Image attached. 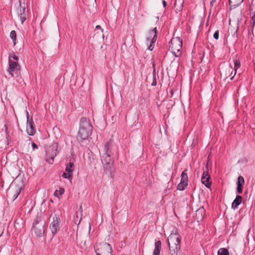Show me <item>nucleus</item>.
Listing matches in <instances>:
<instances>
[{
  "label": "nucleus",
  "instance_id": "obj_1",
  "mask_svg": "<svg viewBox=\"0 0 255 255\" xmlns=\"http://www.w3.org/2000/svg\"><path fill=\"white\" fill-rule=\"evenodd\" d=\"M112 144L111 142L106 143L102 150L101 161L105 170L112 173L114 164V159L112 158Z\"/></svg>",
  "mask_w": 255,
  "mask_h": 255
},
{
  "label": "nucleus",
  "instance_id": "obj_2",
  "mask_svg": "<svg viewBox=\"0 0 255 255\" xmlns=\"http://www.w3.org/2000/svg\"><path fill=\"white\" fill-rule=\"evenodd\" d=\"M169 255H182L181 249V237L175 229L170 234L167 239Z\"/></svg>",
  "mask_w": 255,
  "mask_h": 255
},
{
  "label": "nucleus",
  "instance_id": "obj_3",
  "mask_svg": "<svg viewBox=\"0 0 255 255\" xmlns=\"http://www.w3.org/2000/svg\"><path fill=\"white\" fill-rule=\"evenodd\" d=\"M93 127L89 120L86 118L80 120V127L78 131V138L81 141L88 139L92 133Z\"/></svg>",
  "mask_w": 255,
  "mask_h": 255
},
{
  "label": "nucleus",
  "instance_id": "obj_4",
  "mask_svg": "<svg viewBox=\"0 0 255 255\" xmlns=\"http://www.w3.org/2000/svg\"><path fill=\"white\" fill-rule=\"evenodd\" d=\"M182 48V40L179 37H173L169 42V49L171 52L176 57L181 54V50Z\"/></svg>",
  "mask_w": 255,
  "mask_h": 255
},
{
  "label": "nucleus",
  "instance_id": "obj_5",
  "mask_svg": "<svg viewBox=\"0 0 255 255\" xmlns=\"http://www.w3.org/2000/svg\"><path fill=\"white\" fill-rule=\"evenodd\" d=\"M94 248L97 255H113L112 248L108 243L97 244Z\"/></svg>",
  "mask_w": 255,
  "mask_h": 255
},
{
  "label": "nucleus",
  "instance_id": "obj_6",
  "mask_svg": "<svg viewBox=\"0 0 255 255\" xmlns=\"http://www.w3.org/2000/svg\"><path fill=\"white\" fill-rule=\"evenodd\" d=\"M59 152L58 143L54 142L46 149V161L49 164H52L54 157Z\"/></svg>",
  "mask_w": 255,
  "mask_h": 255
},
{
  "label": "nucleus",
  "instance_id": "obj_7",
  "mask_svg": "<svg viewBox=\"0 0 255 255\" xmlns=\"http://www.w3.org/2000/svg\"><path fill=\"white\" fill-rule=\"evenodd\" d=\"M9 67L7 70V72L11 77H17L19 76L20 70V66L17 62L13 61L12 59H8Z\"/></svg>",
  "mask_w": 255,
  "mask_h": 255
},
{
  "label": "nucleus",
  "instance_id": "obj_8",
  "mask_svg": "<svg viewBox=\"0 0 255 255\" xmlns=\"http://www.w3.org/2000/svg\"><path fill=\"white\" fill-rule=\"evenodd\" d=\"M157 38V29L155 27L153 29L149 30L148 32V35L146 36V41L150 42V45L147 49L150 51L152 50L154 43L156 40Z\"/></svg>",
  "mask_w": 255,
  "mask_h": 255
},
{
  "label": "nucleus",
  "instance_id": "obj_9",
  "mask_svg": "<svg viewBox=\"0 0 255 255\" xmlns=\"http://www.w3.org/2000/svg\"><path fill=\"white\" fill-rule=\"evenodd\" d=\"M60 222V220L59 218L55 215L53 217V221L51 222L50 229L51 230V233L53 236L55 235L57 232L60 229L59 223Z\"/></svg>",
  "mask_w": 255,
  "mask_h": 255
},
{
  "label": "nucleus",
  "instance_id": "obj_10",
  "mask_svg": "<svg viewBox=\"0 0 255 255\" xmlns=\"http://www.w3.org/2000/svg\"><path fill=\"white\" fill-rule=\"evenodd\" d=\"M207 170L204 171L203 173L201 180L202 183L205 185L207 188H210L211 185V181H210L211 177L208 171V167H206Z\"/></svg>",
  "mask_w": 255,
  "mask_h": 255
},
{
  "label": "nucleus",
  "instance_id": "obj_11",
  "mask_svg": "<svg viewBox=\"0 0 255 255\" xmlns=\"http://www.w3.org/2000/svg\"><path fill=\"white\" fill-rule=\"evenodd\" d=\"M27 133L29 135H33L35 132L34 127V123L32 120H29L28 113L27 112Z\"/></svg>",
  "mask_w": 255,
  "mask_h": 255
},
{
  "label": "nucleus",
  "instance_id": "obj_12",
  "mask_svg": "<svg viewBox=\"0 0 255 255\" xmlns=\"http://www.w3.org/2000/svg\"><path fill=\"white\" fill-rule=\"evenodd\" d=\"M32 229L37 237H42L44 235V225L41 224L35 228L32 227Z\"/></svg>",
  "mask_w": 255,
  "mask_h": 255
},
{
  "label": "nucleus",
  "instance_id": "obj_13",
  "mask_svg": "<svg viewBox=\"0 0 255 255\" xmlns=\"http://www.w3.org/2000/svg\"><path fill=\"white\" fill-rule=\"evenodd\" d=\"M242 202V197L241 196L237 195L236 198L233 201L232 203V208L233 209H236L238 208L239 205Z\"/></svg>",
  "mask_w": 255,
  "mask_h": 255
},
{
  "label": "nucleus",
  "instance_id": "obj_14",
  "mask_svg": "<svg viewBox=\"0 0 255 255\" xmlns=\"http://www.w3.org/2000/svg\"><path fill=\"white\" fill-rule=\"evenodd\" d=\"M205 214V210L204 208H200L196 211V217L198 221H201L203 219Z\"/></svg>",
  "mask_w": 255,
  "mask_h": 255
},
{
  "label": "nucleus",
  "instance_id": "obj_15",
  "mask_svg": "<svg viewBox=\"0 0 255 255\" xmlns=\"http://www.w3.org/2000/svg\"><path fill=\"white\" fill-rule=\"evenodd\" d=\"M184 0H175L174 8L176 12L181 11L183 7Z\"/></svg>",
  "mask_w": 255,
  "mask_h": 255
},
{
  "label": "nucleus",
  "instance_id": "obj_16",
  "mask_svg": "<svg viewBox=\"0 0 255 255\" xmlns=\"http://www.w3.org/2000/svg\"><path fill=\"white\" fill-rule=\"evenodd\" d=\"M155 248L153 253V255H159L161 248V242L158 241L155 243Z\"/></svg>",
  "mask_w": 255,
  "mask_h": 255
},
{
  "label": "nucleus",
  "instance_id": "obj_17",
  "mask_svg": "<svg viewBox=\"0 0 255 255\" xmlns=\"http://www.w3.org/2000/svg\"><path fill=\"white\" fill-rule=\"evenodd\" d=\"M244 0H229V5L232 8H235L240 5Z\"/></svg>",
  "mask_w": 255,
  "mask_h": 255
},
{
  "label": "nucleus",
  "instance_id": "obj_18",
  "mask_svg": "<svg viewBox=\"0 0 255 255\" xmlns=\"http://www.w3.org/2000/svg\"><path fill=\"white\" fill-rule=\"evenodd\" d=\"M74 169V163L72 162H69L66 166L65 171L69 174H72V171Z\"/></svg>",
  "mask_w": 255,
  "mask_h": 255
},
{
  "label": "nucleus",
  "instance_id": "obj_19",
  "mask_svg": "<svg viewBox=\"0 0 255 255\" xmlns=\"http://www.w3.org/2000/svg\"><path fill=\"white\" fill-rule=\"evenodd\" d=\"M188 176L186 173H185V171H184L182 174H181V181L182 183H185L186 184H188Z\"/></svg>",
  "mask_w": 255,
  "mask_h": 255
},
{
  "label": "nucleus",
  "instance_id": "obj_20",
  "mask_svg": "<svg viewBox=\"0 0 255 255\" xmlns=\"http://www.w3.org/2000/svg\"><path fill=\"white\" fill-rule=\"evenodd\" d=\"M218 255H229V253L227 249L220 248L218 251Z\"/></svg>",
  "mask_w": 255,
  "mask_h": 255
},
{
  "label": "nucleus",
  "instance_id": "obj_21",
  "mask_svg": "<svg viewBox=\"0 0 255 255\" xmlns=\"http://www.w3.org/2000/svg\"><path fill=\"white\" fill-rule=\"evenodd\" d=\"M240 67V62L239 61V60H234V70H235V74L234 75L236 74V71H237V70ZM235 75H234L233 76H232L230 79L231 80H232L234 78Z\"/></svg>",
  "mask_w": 255,
  "mask_h": 255
},
{
  "label": "nucleus",
  "instance_id": "obj_22",
  "mask_svg": "<svg viewBox=\"0 0 255 255\" xmlns=\"http://www.w3.org/2000/svg\"><path fill=\"white\" fill-rule=\"evenodd\" d=\"M188 184H186L185 183H182L180 182V183L178 184L177 186V189L180 191L184 190L185 187L187 186Z\"/></svg>",
  "mask_w": 255,
  "mask_h": 255
},
{
  "label": "nucleus",
  "instance_id": "obj_23",
  "mask_svg": "<svg viewBox=\"0 0 255 255\" xmlns=\"http://www.w3.org/2000/svg\"><path fill=\"white\" fill-rule=\"evenodd\" d=\"M64 193V189L63 188H60L59 190H56L54 192V195L56 197H59V195H62Z\"/></svg>",
  "mask_w": 255,
  "mask_h": 255
},
{
  "label": "nucleus",
  "instance_id": "obj_24",
  "mask_svg": "<svg viewBox=\"0 0 255 255\" xmlns=\"http://www.w3.org/2000/svg\"><path fill=\"white\" fill-rule=\"evenodd\" d=\"M10 37L11 38V39L12 40V41L13 42V43H14V45H15V44L16 37V32L14 30H12L10 32Z\"/></svg>",
  "mask_w": 255,
  "mask_h": 255
},
{
  "label": "nucleus",
  "instance_id": "obj_25",
  "mask_svg": "<svg viewBox=\"0 0 255 255\" xmlns=\"http://www.w3.org/2000/svg\"><path fill=\"white\" fill-rule=\"evenodd\" d=\"M245 184V180L243 177L240 176L238 178V181L237 182V185H240L244 186Z\"/></svg>",
  "mask_w": 255,
  "mask_h": 255
},
{
  "label": "nucleus",
  "instance_id": "obj_26",
  "mask_svg": "<svg viewBox=\"0 0 255 255\" xmlns=\"http://www.w3.org/2000/svg\"><path fill=\"white\" fill-rule=\"evenodd\" d=\"M62 177L64 178H67L69 180H71L72 178V174H69L68 173V174H67V173L64 172V173H63V174L62 175Z\"/></svg>",
  "mask_w": 255,
  "mask_h": 255
},
{
  "label": "nucleus",
  "instance_id": "obj_27",
  "mask_svg": "<svg viewBox=\"0 0 255 255\" xmlns=\"http://www.w3.org/2000/svg\"><path fill=\"white\" fill-rule=\"evenodd\" d=\"M12 59L14 60L16 62H17V61L19 59L18 57L14 53H12L9 55L8 59Z\"/></svg>",
  "mask_w": 255,
  "mask_h": 255
},
{
  "label": "nucleus",
  "instance_id": "obj_28",
  "mask_svg": "<svg viewBox=\"0 0 255 255\" xmlns=\"http://www.w3.org/2000/svg\"><path fill=\"white\" fill-rule=\"evenodd\" d=\"M40 221V219L39 217H36L35 219L34 223L33 224V227L34 228H35L36 227L38 226L39 223Z\"/></svg>",
  "mask_w": 255,
  "mask_h": 255
},
{
  "label": "nucleus",
  "instance_id": "obj_29",
  "mask_svg": "<svg viewBox=\"0 0 255 255\" xmlns=\"http://www.w3.org/2000/svg\"><path fill=\"white\" fill-rule=\"evenodd\" d=\"M153 81L151 83V86H154L156 85V75H155V72L154 70L153 71Z\"/></svg>",
  "mask_w": 255,
  "mask_h": 255
},
{
  "label": "nucleus",
  "instance_id": "obj_30",
  "mask_svg": "<svg viewBox=\"0 0 255 255\" xmlns=\"http://www.w3.org/2000/svg\"><path fill=\"white\" fill-rule=\"evenodd\" d=\"M243 186L237 185V192L238 194H241L243 192Z\"/></svg>",
  "mask_w": 255,
  "mask_h": 255
},
{
  "label": "nucleus",
  "instance_id": "obj_31",
  "mask_svg": "<svg viewBox=\"0 0 255 255\" xmlns=\"http://www.w3.org/2000/svg\"><path fill=\"white\" fill-rule=\"evenodd\" d=\"M20 18L21 23H23L26 19V14L20 13Z\"/></svg>",
  "mask_w": 255,
  "mask_h": 255
},
{
  "label": "nucleus",
  "instance_id": "obj_32",
  "mask_svg": "<svg viewBox=\"0 0 255 255\" xmlns=\"http://www.w3.org/2000/svg\"><path fill=\"white\" fill-rule=\"evenodd\" d=\"M83 237H82L81 236V235H80V234L79 235L78 234V232L77 231V234H76V240L77 241L81 240V243H82V242H83L82 240L83 239Z\"/></svg>",
  "mask_w": 255,
  "mask_h": 255
},
{
  "label": "nucleus",
  "instance_id": "obj_33",
  "mask_svg": "<svg viewBox=\"0 0 255 255\" xmlns=\"http://www.w3.org/2000/svg\"><path fill=\"white\" fill-rule=\"evenodd\" d=\"M219 31L217 30L214 33L213 37L215 39L217 40L219 39Z\"/></svg>",
  "mask_w": 255,
  "mask_h": 255
},
{
  "label": "nucleus",
  "instance_id": "obj_34",
  "mask_svg": "<svg viewBox=\"0 0 255 255\" xmlns=\"http://www.w3.org/2000/svg\"><path fill=\"white\" fill-rule=\"evenodd\" d=\"M216 0H212V1H211L210 2V6H211V8H210V10H212L213 7V6H214V4L215 3Z\"/></svg>",
  "mask_w": 255,
  "mask_h": 255
},
{
  "label": "nucleus",
  "instance_id": "obj_35",
  "mask_svg": "<svg viewBox=\"0 0 255 255\" xmlns=\"http://www.w3.org/2000/svg\"><path fill=\"white\" fill-rule=\"evenodd\" d=\"M31 145L33 149H38L37 145L34 142H32Z\"/></svg>",
  "mask_w": 255,
  "mask_h": 255
},
{
  "label": "nucleus",
  "instance_id": "obj_36",
  "mask_svg": "<svg viewBox=\"0 0 255 255\" xmlns=\"http://www.w3.org/2000/svg\"><path fill=\"white\" fill-rule=\"evenodd\" d=\"M19 193H20V190L19 189H17L16 191V193H15V196L14 197V199H15L19 195Z\"/></svg>",
  "mask_w": 255,
  "mask_h": 255
},
{
  "label": "nucleus",
  "instance_id": "obj_37",
  "mask_svg": "<svg viewBox=\"0 0 255 255\" xmlns=\"http://www.w3.org/2000/svg\"><path fill=\"white\" fill-rule=\"evenodd\" d=\"M20 13L26 14L25 7H23L22 9H20Z\"/></svg>",
  "mask_w": 255,
  "mask_h": 255
},
{
  "label": "nucleus",
  "instance_id": "obj_38",
  "mask_svg": "<svg viewBox=\"0 0 255 255\" xmlns=\"http://www.w3.org/2000/svg\"><path fill=\"white\" fill-rule=\"evenodd\" d=\"M96 29H101L102 30V32H103V29L102 28L101 26L99 25H98L96 26Z\"/></svg>",
  "mask_w": 255,
  "mask_h": 255
},
{
  "label": "nucleus",
  "instance_id": "obj_39",
  "mask_svg": "<svg viewBox=\"0 0 255 255\" xmlns=\"http://www.w3.org/2000/svg\"><path fill=\"white\" fill-rule=\"evenodd\" d=\"M163 6L165 7L167 5V2L165 0H162Z\"/></svg>",
  "mask_w": 255,
  "mask_h": 255
},
{
  "label": "nucleus",
  "instance_id": "obj_40",
  "mask_svg": "<svg viewBox=\"0 0 255 255\" xmlns=\"http://www.w3.org/2000/svg\"><path fill=\"white\" fill-rule=\"evenodd\" d=\"M252 21H253V24H254V23H255V15H253L252 17Z\"/></svg>",
  "mask_w": 255,
  "mask_h": 255
},
{
  "label": "nucleus",
  "instance_id": "obj_41",
  "mask_svg": "<svg viewBox=\"0 0 255 255\" xmlns=\"http://www.w3.org/2000/svg\"><path fill=\"white\" fill-rule=\"evenodd\" d=\"M89 236V234H87V233L85 234L86 237H88Z\"/></svg>",
  "mask_w": 255,
  "mask_h": 255
},
{
  "label": "nucleus",
  "instance_id": "obj_42",
  "mask_svg": "<svg viewBox=\"0 0 255 255\" xmlns=\"http://www.w3.org/2000/svg\"><path fill=\"white\" fill-rule=\"evenodd\" d=\"M78 214H79L78 212H76V214H77V217H78Z\"/></svg>",
  "mask_w": 255,
  "mask_h": 255
},
{
  "label": "nucleus",
  "instance_id": "obj_43",
  "mask_svg": "<svg viewBox=\"0 0 255 255\" xmlns=\"http://www.w3.org/2000/svg\"><path fill=\"white\" fill-rule=\"evenodd\" d=\"M89 230H91V227H90V225L89 226Z\"/></svg>",
  "mask_w": 255,
  "mask_h": 255
},
{
  "label": "nucleus",
  "instance_id": "obj_44",
  "mask_svg": "<svg viewBox=\"0 0 255 255\" xmlns=\"http://www.w3.org/2000/svg\"><path fill=\"white\" fill-rule=\"evenodd\" d=\"M85 243H86V241H84V244H85Z\"/></svg>",
  "mask_w": 255,
  "mask_h": 255
}]
</instances>
